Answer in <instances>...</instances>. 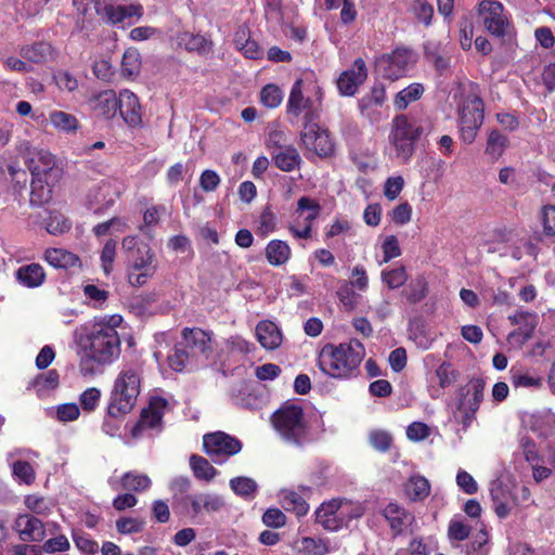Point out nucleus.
Instances as JSON below:
<instances>
[{
  "label": "nucleus",
  "mask_w": 555,
  "mask_h": 555,
  "mask_svg": "<svg viewBox=\"0 0 555 555\" xmlns=\"http://www.w3.org/2000/svg\"><path fill=\"white\" fill-rule=\"evenodd\" d=\"M121 322L120 314L104 315L75 330L74 341L80 358L79 371L83 376L101 373L103 366L119 358L121 343L116 328Z\"/></svg>",
  "instance_id": "nucleus-1"
},
{
  "label": "nucleus",
  "mask_w": 555,
  "mask_h": 555,
  "mask_svg": "<svg viewBox=\"0 0 555 555\" xmlns=\"http://www.w3.org/2000/svg\"><path fill=\"white\" fill-rule=\"evenodd\" d=\"M365 357V348L358 339L338 345L326 344L319 352L320 370L332 378L350 379L356 377Z\"/></svg>",
  "instance_id": "nucleus-2"
},
{
  "label": "nucleus",
  "mask_w": 555,
  "mask_h": 555,
  "mask_svg": "<svg viewBox=\"0 0 555 555\" xmlns=\"http://www.w3.org/2000/svg\"><path fill=\"white\" fill-rule=\"evenodd\" d=\"M126 255L127 281L133 287L145 285L157 272L158 261L155 251L147 243L135 235H127L121 241Z\"/></svg>",
  "instance_id": "nucleus-3"
},
{
  "label": "nucleus",
  "mask_w": 555,
  "mask_h": 555,
  "mask_svg": "<svg viewBox=\"0 0 555 555\" xmlns=\"http://www.w3.org/2000/svg\"><path fill=\"white\" fill-rule=\"evenodd\" d=\"M209 344L210 336L207 332L201 328H184L181 340L167 357L169 366L176 372L197 366L208 358Z\"/></svg>",
  "instance_id": "nucleus-4"
},
{
  "label": "nucleus",
  "mask_w": 555,
  "mask_h": 555,
  "mask_svg": "<svg viewBox=\"0 0 555 555\" xmlns=\"http://www.w3.org/2000/svg\"><path fill=\"white\" fill-rule=\"evenodd\" d=\"M141 369L137 364H124L111 391L107 413L112 417H120L129 413L135 405L141 390Z\"/></svg>",
  "instance_id": "nucleus-5"
},
{
  "label": "nucleus",
  "mask_w": 555,
  "mask_h": 555,
  "mask_svg": "<svg viewBox=\"0 0 555 555\" xmlns=\"http://www.w3.org/2000/svg\"><path fill=\"white\" fill-rule=\"evenodd\" d=\"M322 88L312 79H297L292 86L287 100V114L304 119V124L317 121L320 117Z\"/></svg>",
  "instance_id": "nucleus-6"
},
{
  "label": "nucleus",
  "mask_w": 555,
  "mask_h": 555,
  "mask_svg": "<svg viewBox=\"0 0 555 555\" xmlns=\"http://www.w3.org/2000/svg\"><path fill=\"white\" fill-rule=\"evenodd\" d=\"M272 424L280 437L288 444L299 447L308 441L304 411L297 404H284L272 415Z\"/></svg>",
  "instance_id": "nucleus-7"
},
{
  "label": "nucleus",
  "mask_w": 555,
  "mask_h": 555,
  "mask_svg": "<svg viewBox=\"0 0 555 555\" xmlns=\"http://www.w3.org/2000/svg\"><path fill=\"white\" fill-rule=\"evenodd\" d=\"M485 105L474 88L463 93L459 104V128L464 143L470 144L483 122Z\"/></svg>",
  "instance_id": "nucleus-8"
},
{
  "label": "nucleus",
  "mask_w": 555,
  "mask_h": 555,
  "mask_svg": "<svg viewBox=\"0 0 555 555\" xmlns=\"http://www.w3.org/2000/svg\"><path fill=\"white\" fill-rule=\"evenodd\" d=\"M417 61L416 53L404 47H398L390 53L376 59L375 65L382 76L391 81L398 80L412 69Z\"/></svg>",
  "instance_id": "nucleus-9"
},
{
  "label": "nucleus",
  "mask_w": 555,
  "mask_h": 555,
  "mask_svg": "<svg viewBox=\"0 0 555 555\" xmlns=\"http://www.w3.org/2000/svg\"><path fill=\"white\" fill-rule=\"evenodd\" d=\"M320 212L321 206L315 199L308 196L300 197L288 222V232L294 238L309 240L312 236V224Z\"/></svg>",
  "instance_id": "nucleus-10"
},
{
  "label": "nucleus",
  "mask_w": 555,
  "mask_h": 555,
  "mask_svg": "<svg viewBox=\"0 0 555 555\" xmlns=\"http://www.w3.org/2000/svg\"><path fill=\"white\" fill-rule=\"evenodd\" d=\"M483 391L485 382L481 378L470 379L466 387L461 390V398L453 416L464 428L472 424L483 399Z\"/></svg>",
  "instance_id": "nucleus-11"
},
{
  "label": "nucleus",
  "mask_w": 555,
  "mask_h": 555,
  "mask_svg": "<svg viewBox=\"0 0 555 555\" xmlns=\"http://www.w3.org/2000/svg\"><path fill=\"white\" fill-rule=\"evenodd\" d=\"M225 506L224 499L215 492L198 491L193 492L186 502L178 512L192 519H198L204 515H210L221 512Z\"/></svg>",
  "instance_id": "nucleus-12"
},
{
  "label": "nucleus",
  "mask_w": 555,
  "mask_h": 555,
  "mask_svg": "<svg viewBox=\"0 0 555 555\" xmlns=\"http://www.w3.org/2000/svg\"><path fill=\"white\" fill-rule=\"evenodd\" d=\"M94 8L96 15L113 25L132 24L143 15V7L138 3L117 4L111 0H99Z\"/></svg>",
  "instance_id": "nucleus-13"
},
{
  "label": "nucleus",
  "mask_w": 555,
  "mask_h": 555,
  "mask_svg": "<svg viewBox=\"0 0 555 555\" xmlns=\"http://www.w3.org/2000/svg\"><path fill=\"white\" fill-rule=\"evenodd\" d=\"M206 454L218 464L223 463L229 456L236 454L241 448V441L223 431L207 434L203 438Z\"/></svg>",
  "instance_id": "nucleus-14"
},
{
  "label": "nucleus",
  "mask_w": 555,
  "mask_h": 555,
  "mask_svg": "<svg viewBox=\"0 0 555 555\" xmlns=\"http://www.w3.org/2000/svg\"><path fill=\"white\" fill-rule=\"evenodd\" d=\"M478 16L483 27L493 36L503 37L508 27V18L504 7L496 0H482L479 3Z\"/></svg>",
  "instance_id": "nucleus-15"
},
{
  "label": "nucleus",
  "mask_w": 555,
  "mask_h": 555,
  "mask_svg": "<svg viewBox=\"0 0 555 555\" xmlns=\"http://www.w3.org/2000/svg\"><path fill=\"white\" fill-rule=\"evenodd\" d=\"M168 410V401L160 397H152L149 405L141 412L138 424L133 427L134 437L143 436L147 429L160 431L163 428V417Z\"/></svg>",
  "instance_id": "nucleus-16"
},
{
  "label": "nucleus",
  "mask_w": 555,
  "mask_h": 555,
  "mask_svg": "<svg viewBox=\"0 0 555 555\" xmlns=\"http://www.w3.org/2000/svg\"><path fill=\"white\" fill-rule=\"evenodd\" d=\"M301 141L308 151L320 157H328L334 151V143L327 130L321 128L315 121L304 124Z\"/></svg>",
  "instance_id": "nucleus-17"
},
{
  "label": "nucleus",
  "mask_w": 555,
  "mask_h": 555,
  "mask_svg": "<svg viewBox=\"0 0 555 555\" xmlns=\"http://www.w3.org/2000/svg\"><path fill=\"white\" fill-rule=\"evenodd\" d=\"M15 529L23 541H41L47 535L57 533L60 526L54 521L43 524L40 519L28 515H20L15 520Z\"/></svg>",
  "instance_id": "nucleus-18"
},
{
  "label": "nucleus",
  "mask_w": 555,
  "mask_h": 555,
  "mask_svg": "<svg viewBox=\"0 0 555 555\" xmlns=\"http://www.w3.org/2000/svg\"><path fill=\"white\" fill-rule=\"evenodd\" d=\"M367 79V67L363 59L358 57L353 61L350 68L344 70L336 83L338 92L345 96H352L357 93L359 87Z\"/></svg>",
  "instance_id": "nucleus-19"
},
{
  "label": "nucleus",
  "mask_w": 555,
  "mask_h": 555,
  "mask_svg": "<svg viewBox=\"0 0 555 555\" xmlns=\"http://www.w3.org/2000/svg\"><path fill=\"white\" fill-rule=\"evenodd\" d=\"M117 111L129 127L141 126L142 108L138 96L132 91L124 89L119 92Z\"/></svg>",
  "instance_id": "nucleus-20"
},
{
  "label": "nucleus",
  "mask_w": 555,
  "mask_h": 555,
  "mask_svg": "<svg viewBox=\"0 0 555 555\" xmlns=\"http://www.w3.org/2000/svg\"><path fill=\"white\" fill-rule=\"evenodd\" d=\"M429 131L430 125L428 121L410 119L405 115H399L395 117L392 121L391 133L403 139H411L412 143L414 144L421 138V135Z\"/></svg>",
  "instance_id": "nucleus-21"
},
{
  "label": "nucleus",
  "mask_w": 555,
  "mask_h": 555,
  "mask_svg": "<svg viewBox=\"0 0 555 555\" xmlns=\"http://www.w3.org/2000/svg\"><path fill=\"white\" fill-rule=\"evenodd\" d=\"M429 131L430 125L428 121L410 119L405 115H399L395 117L392 121L391 133L403 139H411L412 143L414 144L421 138V135Z\"/></svg>",
  "instance_id": "nucleus-22"
},
{
  "label": "nucleus",
  "mask_w": 555,
  "mask_h": 555,
  "mask_svg": "<svg viewBox=\"0 0 555 555\" xmlns=\"http://www.w3.org/2000/svg\"><path fill=\"white\" fill-rule=\"evenodd\" d=\"M314 514L317 524L324 530L333 532L343 528L339 498L323 502Z\"/></svg>",
  "instance_id": "nucleus-23"
},
{
  "label": "nucleus",
  "mask_w": 555,
  "mask_h": 555,
  "mask_svg": "<svg viewBox=\"0 0 555 555\" xmlns=\"http://www.w3.org/2000/svg\"><path fill=\"white\" fill-rule=\"evenodd\" d=\"M395 537L401 534L414 520V516L398 503L390 502L382 511Z\"/></svg>",
  "instance_id": "nucleus-24"
},
{
  "label": "nucleus",
  "mask_w": 555,
  "mask_h": 555,
  "mask_svg": "<svg viewBox=\"0 0 555 555\" xmlns=\"http://www.w3.org/2000/svg\"><path fill=\"white\" fill-rule=\"evenodd\" d=\"M30 184V204L40 206L52 198L53 180L56 177H44L37 168L33 169Z\"/></svg>",
  "instance_id": "nucleus-25"
},
{
  "label": "nucleus",
  "mask_w": 555,
  "mask_h": 555,
  "mask_svg": "<svg viewBox=\"0 0 555 555\" xmlns=\"http://www.w3.org/2000/svg\"><path fill=\"white\" fill-rule=\"evenodd\" d=\"M258 343L266 350L278 349L283 341V334L279 326L269 320L259 322L255 328Z\"/></svg>",
  "instance_id": "nucleus-26"
},
{
  "label": "nucleus",
  "mask_w": 555,
  "mask_h": 555,
  "mask_svg": "<svg viewBox=\"0 0 555 555\" xmlns=\"http://www.w3.org/2000/svg\"><path fill=\"white\" fill-rule=\"evenodd\" d=\"M109 485L116 491L126 490L142 492L151 487L152 481L147 475L137 472H128L124 474L119 480L111 478Z\"/></svg>",
  "instance_id": "nucleus-27"
},
{
  "label": "nucleus",
  "mask_w": 555,
  "mask_h": 555,
  "mask_svg": "<svg viewBox=\"0 0 555 555\" xmlns=\"http://www.w3.org/2000/svg\"><path fill=\"white\" fill-rule=\"evenodd\" d=\"M44 260L56 269H75L80 268L79 257L64 248H48L44 251Z\"/></svg>",
  "instance_id": "nucleus-28"
},
{
  "label": "nucleus",
  "mask_w": 555,
  "mask_h": 555,
  "mask_svg": "<svg viewBox=\"0 0 555 555\" xmlns=\"http://www.w3.org/2000/svg\"><path fill=\"white\" fill-rule=\"evenodd\" d=\"M490 495L498 517H507L511 512L513 492L506 486H503L501 481H493L490 486Z\"/></svg>",
  "instance_id": "nucleus-29"
},
{
  "label": "nucleus",
  "mask_w": 555,
  "mask_h": 555,
  "mask_svg": "<svg viewBox=\"0 0 555 555\" xmlns=\"http://www.w3.org/2000/svg\"><path fill=\"white\" fill-rule=\"evenodd\" d=\"M225 351L229 353L221 361V370L224 375L234 374L240 369V362L243 359V345L238 336L231 337L227 340Z\"/></svg>",
  "instance_id": "nucleus-30"
},
{
  "label": "nucleus",
  "mask_w": 555,
  "mask_h": 555,
  "mask_svg": "<svg viewBox=\"0 0 555 555\" xmlns=\"http://www.w3.org/2000/svg\"><path fill=\"white\" fill-rule=\"evenodd\" d=\"M92 108L99 116L113 118L118 109V96L113 90L102 91L93 98Z\"/></svg>",
  "instance_id": "nucleus-31"
},
{
  "label": "nucleus",
  "mask_w": 555,
  "mask_h": 555,
  "mask_svg": "<svg viewBox=\"0 0 555 555\" xmlns=\"http://www.w3.org/2000/svg\"><path fill=\"white\" fill-rule=\"evenodd\" d=\"M20 284L28 288L39 287L46 280V272L39 263L22 266L15 272Z\"/></svg>",
  "instance_id": "nucleus-32"
},
{
  "label": "nucleus",
  "mask_w": 555,
  "mask_h": 555,
  "mask_svg": "<svg viewBox=\"0 0 555 555\" xmlns=\"http://www.w3.org/2000/svg\"><path fill=\"white\" fill-rule=\"evenodd\" d=\"M275 166L283 171H292L301 162L298 151L288 145H280L272 151Z\"/></svg>",
  "instance_id": "nucleus-33"
},
{
  "label": "nucleus",
  "mask_w": 555,
  "mask_h": 555,
  "mask_svg": "<svg viewBox=\"0 0 555 555\" xmlns=\"http://www.w3.org/2000/svg\"><path fill=\"white\" fill-rule=\"evenodd\" d=\"M59 384V373L55 370H49L34 378L29 384V388L34 389L39 398H44L55 390Z\"/></svg>",
  "instance_id": "nucleus-34"
},
{
  "label": "nucleus",
  "mask_w": 555,
  "mask_h": 555,
  "mask_svg": "<svg viewBox=\"0 0 555 555\" xmlns=\"http://www.w3.org/2000/svg\"><path fill=\"white\" fill-rule=\"evenodd\" d=\"M54 165L55 158L49 151L38 150L29 160L28 169L31 173L33 169L37 168L44 177H57V170L54 168Z\"/></svg>",
  "instance_id": "nucleus-35"
},
{
  "label": "nucleus",
  "mask_w": 555,
  "mask_h": 555,
  "mask_svg": "<svg viewBox=\"0 0 555 555\" xmlns=\"http://www.w3.org/2000/svg\"><path fill=\"white\" fill-rule=\"evenodd\" d=\"M296 550L305 555H326L332 551L330 540L304 537L296 541Z\"/></svg>",
  "instance_id": "nucleus-36"
},
{
  "label": "nucleus",
  "mask_w": 555,
  "mask_h": 555,
  "mask_svg": "<svg viewBox=\"0 0 555 555\" xmlns=\"http://www.w3.org/2000/svg\"><path fill=\"white\" fill-rule=\"evenodd\" d=\"M191 480L184 476L175 477L169 483V490L172 494V508L178 513L191 496Z\"/></svg>",
  "instance_id": "nucleus-37"
},
{
  "label": "nucleus",
  "mask_w": 555,
  "mask_h": 555,
  "mask_svg": "<svg viewBox=\"0 0 555 555\" xmlns=\"http://www.w3.org/2000/svg\"><path fill=\"white\" fill-rule=\"evenodd\" d=\"M292 255L289 245L282 240H272L266 247V258L271 266L279 267L286 263Z\"/></svg>",
  "instance_id": "nucleus-38"
},
{
  "label": "nucleus",
  "mask_w": 555,
  "mask_h": 555,
  "mask_svg": "<svg viewBox=\"0 0 555 555\" xmlns=\"http://www.w3.org/2000/svg\"><path fill=\"white\" fill-rule=\"evenodd\" d=\"M52 127L59 132L73 134L79 129V120L70 113L64 111H52L49 114Z\"/></svg>",
  "instance_id": "nucleus-39"
},
{
  "label": "nucleus",
  "mask_w": 555,
  "mask_h": 555,
  "mask_svg": "<svg viewBox=\"0 0 555 555\" xmlns=\"http://www.w3.org/2000/svg\"><path fill=\"white\" fill-rule=\"evenodd\" d=\"M404 491L411 501H423L430 493V485L425 477L414 475L406 481Z\"/></svg>",
  "instance_id": "nucleus-40"
},
{
  "label": "nucleus",
  "mask_w": 555,
  "mask_h": 555,
  "mask_svg": "<svg viewBox=\"0 0 555 555\" xmlns=\"http://www.w3.org/2000/svg\"><path fill=\"white\" fill-rule=\"evenodd\" d=\"M423 92L424 87L421 83H411L396 94L393 105L399 111L405 109L410 103L417 101Z\"/></svg>",
  "instance_id": "nucleus-41"
},
{
  "label": "nucleus",
  "mask_w": 555,
  "mask_h": 555,
  "mask_svg": "<svg viewBox=\"0 0 555 555\" xmlns=\"http://www.w3.org/2000/svg\"><path fill=\"white\" fill-rule=\"evenodd\" d=\"M190 466L197 479L210 481L217 475V469L203 456L193 454L190 457Z\"/></svg>",
  "instance_id": "nucleus-42"
},
{
  "label": "nucleus",
  "mask_w": 555,
  "mask_h": 555,
  "mask_svg": "<svg viewBox=\"0 0 555 555\" xmlns=\"http://www.w3.org/2000/svg\"><path fill=\"white\" fill-rule=\"evenodd\" d=\"M114 201L111 188L106 184L100 186L94 193L89 195L90 208L93 209L95 214H99L112 206Z\"/></svg>",
  "instance_id": "nucleus-43"
},
{
  "label": "nucleus",
  "mask_w": 555,
  "mask_h": 555,
  "mask_svg": "<svg viewBox=\"0 0 555 555\" xmlns=\"http://www.w3.org/2000/svg\"><path fill=\"white\" fill-rule=\"evenodd\" d=\"M340 516L343 520V527L347 526L349 521L352 519L361 518L365 511L366 506L364 502H354L348 499H340Z\"/></svg>",
  "instance_id": "nucleus-44"
},
{
  "label": "nucleus",
  "mask_w": 555,
  "mask_h": 555,
  "mask_svg": "<svg viewBox=\"0 0 555 555\" xmlns=\"http://www.w3.org/2000/svg\"><path fill=\"white\" fill-rule=\"evenodd\" d=\"M21 55L33 63H42L51 54V46L47 42H37L21 48Z\"/></svg>",
  "instance_id": "nucleus-45"
},
{
  "label": "nucleus",
  "mask_w": 555,
  "mask_h": 555,
  "mask_svg": "<svg viewBox=\"0 0 555 555\" xmlns=\"http://www.w3.org/2000/svg\"><path fill=\"white\" fill-rule=\"evenodd\" d=\"M509 373H511V384L516 389H518V388L538 389L542 385L541 377L522 372L521 370L512 369L509 371Z\"/></svg>",
  "instance_id": "nucleus-46"
},
{
  "label": "nucleus",
  "mask_w": 555,
  "mask_h": 555,
  "mask_svg": "<svg viewBox=\"0 0 555 555\" xmlns=\"http://www.w3.org/2000/svg\"><path fill=\"white\" fill-rule=\"evenodd\" d=\"M281 502L287 511L294 512L298 516L308 513L309 506L302 496L294 491H284L281 493Z\"/></svg>",
  "instance_id": "nucleus-47"
},
{
  "label": "nucleus",
  "mask_w": 555,
  "mask_h": 555,
  "mask_svg": "<svg viewBox=\"0 0 555 555\" xmlns=\"http://www.w3.org/2000/svg\"><path fill=\"white\" fill-rule=\"evenodd\" d=\"M141 56L138 50L128 49L125 51L121 60V74L125 77H134L140 73Z\"/></svg>",
  "instance_id": "nucleus-48"
},
{
  "label": "nucleus",
  "mask_w": 555,
  "mask_h": 555,
  "mask_svg": "<svg viewBox=\"0 0 555 555\" xmlns=\"http://www.w3.org/2000/svg\"><path fill=\"white\" fill-rule=\"evenodd\" d=\"M182 41L189 51L198 54H207L211 51L212 42L209 38L201 34H186Z\"/></svg>",
  "instance_id": "nucleus-49"
},
{
  "label": "nucleus",
  "mask_w": 555,
  "mask_h": 555,
  "mask_svg": "<svg viewBox=\"0 0 555 555\" xmlns=\"http://www.w3.org/2000/svg\"><path fill=\"white\" fill-rule=\"evenodd\" d=\"M507 142L508 140L504 134L500 133L498 130H492L488 137L486 153L490 155L492 159H498L503 154Z\"/></svg>",
  "instance_id": "nucleus-50"
},
{
  "label": "nucleus",
  "mask_w": 555,
  "mask_h": 555,
  "mask_svg": "<svg viewBox=\"0 0 555 555\" xmlns=\"http://www.w3.org/2000/svg\"><path fill=\"white\" fill-rule=\"evenodd\" d=\"M383 282L391 289L399 288L408 281V273L403 266L382 272Z\"/></svg>",
  "instance_id": "nucleus-51"
},
{
  "label": "nucleus",
  "mask_w": 555,
  "mask_h": 555,
  "mask_svg": "<svg viewBox=\"0 0 555 555\" xmlns=\"http://www.w3.org/2000/svg\"><path fill=\"white\" fill-rule=\"evenodd\" d=\"M70 227V221L59 212H50L46 222V229L52 235H61L69 231Z\"/></svg>",
  "instance_id": "nucleus-52"
},
{
  "label": "nucleus",
  "mask_w": 555,
  "mask_h": 555,
  "mask_svg": "<svg viewBox=\"0 0 555 555\" xmlns=\"http://www.w3.org/2000/svg\"><path fill=\"white\" fill-rule=\"evenodd\" d=\"M25 504L27 508L33 513L41 516L49 515L54 507V504L51 500L35 494L27 495L25 499Z\"/></svg>",
  "instance_id": "nucleus-53"
},
{
  "label": "nucleus",
  "mask_w": 555,
  "mask_h": 555,
  "mask_svg": "<svg viewBox=\"0 0 555 555\" xmlns=\"http://www.w3.org/2000/svg\"><path fill=\"white\" fill-rule=\"evenodd\" d=\"M256 233L266 237L275 230L276 218L269 207H266L256 220Z\"/></svg>",
  "instance_id": "nucleus-54"
},
{
  "label": "nucleus",
  "mask_w": 555,
  "mask_h": 555,
  "mask_svg": "<svg viewBox=\"0 0 555 555\" xmlns=\"http://www.w3.org/2000/svg\"><path fill=\"white\" fill-rule=\"evenodd\" d=\"M260 99L264 106L269 108H275L281 104L283 100V92L275 85H267L260 92Z\"/></svg>",
  "instance_id": "nucleus-55"
},
{
  "label": "nucleus",
  "mask_w": 555,
  "mask_h": 555,
  "mask_svg": "<svg viewBox=\"0 0 555 555\" xmlns=\"http://www.w3.org/2000/svg\"><path fill=\"white\" fill-rule=\"evenodd\" d=\"M116 241L109 238L105 242L101 251V266L106 275L113 271L114 261L116 257Z\"/></svg>",
  "instance_id": "nucleus-56"
},
{
  "label": "nucleus",
  "mask_w": 555,
  "mask_h": 555,
  "mask_svg": "<svg viewBox=\"0 0 555 555\" xmlns=\"http://www.w3.org/2000/svg\"><path fill=\"white\" fill-rule=\"evenodd\" d=\"M144 526L145 521L138 517H121L116 521V529L121 534L141 532Z\"/></svg>",
  "instance_id": "nucleus-57"
},
{
  "label": "nucleus",
  "mask_w": 555,
  "mask_h": 555,
  "mask_svg": "<svg viewBox=\"0 0 555 555\" xmlns=\"http://www.w3.org/2000/svg\"><path fill=\"white\" fill-rule=\"evenodd\" d=\"M13 476L21 482L30 485L35 480V470L26 461H14L11 464Z\"/></svg>",
  "instance_id": "nucleus-58"
},
{
  "label": "nucleus",
  "mask_w": 555,
  "mask_h": 555,
  "mask_svg": "<svg viewBox=\"0 0 555 555\" xmlns=\"http://www.w3.org/2000/svg\"><path fill=\"white\" fill-rule=\"evenodd\" d=\"M390 141L396 149L397 157L406 162L414 153L415 144L412 143L411 139H403L393 133L390 134Z\"/></svg>",
  "instance_id": "nucleus-59"
},
{
  "label": "nucleus",
  "mask_w": 555,
  "mask_h": 555,
  "mask_svg": "<svg viewBox=\"0 0 555 555\" xmlns=\"http://www.w3.org/2000/svg\"><path fill=\"white\" fill-rule=\"evenodd\" d=\"M456 371L447 362L440 364L435 372V378L437 379L440 388L450 387L456 380Z\"/></svg>",
  "instance_id": "nucleus-60"
},
{
  "label": "nucleus",
  "mask_w": 555,
  "mask_h": 555,
  "mask_svg": "<svg viewBox=\"0 0 555 555\" xmlns=\"http://www.w3.org/2000/svg\"><path fill=\"white\" fill-rule=\"evenodd\" d=\"M264 14L266 18L275 24H283L284 16L282 13L281 0H264Z\"/></svg>",
  "instance_id": "nucleus-61"
},
{
  "label": "nucleus",
  "mask_w": 555,
  "mask_h": 555,
  "mask_svg": "<svg viewBox=\"0 0 555 555\" xmlns=\"http://www.w3.org/2000/svg\"><path fill=\"white\" fill-rule=\"evenodd\" d=\"M413 13L417 20L428 26L431 23L434 8L425 0H416L412 7Z\"/></svg>",
  "instance_id": "nucleus-62"
},
{
  "label": "nucleus",
  "mask_w": 555,
  "mask_h": 555,
  "mask_svg": "<svg viewBox=\"0 0 555 555\" xmlns=\"http://www.w3.org/2000/svg\"><path fill=\"white\" fill-rule=\"evenodd\" d=\"M456 485L466 494H475L478 491L476 480L464 469H459L456 474Z\"/></svg>",
  "instance_id": "nucleus-63"
},
{
  "label": "nucleus",
  "mask_w": 555,
  "mask_h": 555,
  "mask_svg": "<svg viewBox=\"0 0 555 555\" xmlns=\"http://www.w3.org/2000/svg\"><path fill=\"white\" fill-rule=\"evenodd\" d=\"M543 232L547 236L555 235V206H544L541 211Z\"/></svg>",
  "instance_id": "nucleus-64"
}]
</instances>
